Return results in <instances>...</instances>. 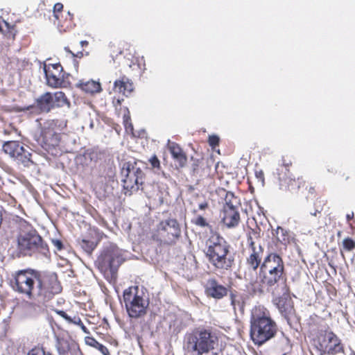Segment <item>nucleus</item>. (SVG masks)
<instances>
[{
    "mask_svg": "<svg viewBox=\"0 0 355 355\" xmlns=\"http://www.w3.org/2000/svg\"><path fill=\"white\" fill-rule=\"evenodd\" d=\"M12 288L25 295L29 300L43 304L61 291V286L55 275H51L48 281L41 279L34 270H21L14 275Z\"/></svg>",
    "mask_w": 355,
    "mask_h": 355,
    "instance_id": "f257e3e1",
    "label": "nucleus"
},
{
    "mask_svg": "<svg viewBox=\"0 0 355 355\" xmlns=\"http://www.w3.org/2000/svg\"><path fill=\"white\" fill-rule=\"evenodd\" d=\"M259 277L273 295H284L289 292L284 277V261L276 253H270L264 258L260 266Z\"/></svg>",
    "mask_w": 355,
    "mask_h": 355,
    "instance_id": "f03ea898",
    "label": "nucleus"
},
{
    "mask_svg": "<svg viewBox=\"0 0 355 355\" xmlns=\"http://www.w3.org/2000/svg\"><path fill=\"white\" fill-rule=\"evenodd\" d=\"M185 349L193 355H218L223 349L217 334L211 329L197 328L186 334Z\"/></svg>",
    "mask_w": 355,
    "mask_h": 355,
    "instance_id": "7ed1b4c3",
    "label": "nucleus"
},
{
    "mask_svg": "<svg viewBox=\"0 0 355 355\" xmlns=\"http://www.w3.org/2000/svg\"><path fill=\"white\" fill-rule=\"evenodd\" d=\"M49 253L48 245L37 230L26 221L22 222L16 237L13 254L17 257H31L37 254L47 257Z\"/></svg>",
    "mask_w": 355,
    "mask_h": 355,
    "instance_id": "20e7f679",
    "label": "nucleus"
},
{
    "mask_svg": "<svg viewBox=\"0 0 355 355\" xmlns=\"http://www.w3.org/2000/svg\"><path fill=\"white\" fill-rule=\"evenodd\" d=\"M250 324V336L259 345L273 338L277 331L275 322L263 306H257L252 310Z\"/></svg>",
    "mask_w": 355,
    "mask_h": 355,
    "instance_id": "39448f33",
    "label": "nucleus"
},
{
    "mask_svg": "<svg viewBox=\"0 0 355 355\" xmlns=\"http://www.w3.org/2000/svg\"><path fill=\"white\" fill-rule=\"evenodd\" d=\"M207 256L209 262L216 268L230 269L233 259L227 257L230 245L218 234H212L207 241Z\"/></svg>",
    "mask_w": 355,
    "mask_h": 355,
    "instance_id": "423d86ee",
    "label": "nucleus"
},
{
    "mask_svg": "<svg viewBox=\"0 0 355 355\" xmlns=\"http://www.w3.org/2000/svg\"><path fill=\"white\" fill-rule=\"evenodd\" d=\"M65 105L69 107L70 101L63 92L58 91L54 93L47 92L37 98L34 105L18 108L17 110L30 111L31 113L40 114L49 113L55 107H62Z\"/></svg>",
    "mask_w": 355,
    "mask_h": 355,
    "instance_id": "0eeeda50",
    "label": "nucleus"
},
{
    "mask_svg": "<svg viewBox=\"0 0 355 355\" xmlns=\"http://www.w3.org/2000/svg\"><path fill=\"white\" fill-rule=\"evenodd\" d=\"M145 168V164L141 161L123 163L121 173L125 195L130 196L139 190V185L144 182Z\"/></svg>",
    "mask_w": 355,
    "mask_h": 355,
    "instance_id": "6e6552de",
    "label": "nucleus"
},
{
    "mask_svg": "<svg viewBox=\"0 0 355 355\" xmlns=\"http://www.w3.org/2000/svg\"><path fill=\"white\" fill-rule=\"evenodd\" d=\"M144 295L138 286H130L123 291V302L130 318H138L146 314L148 302Z\"/></svg>",
    "mask_w": 355,
    "mask_h": 355,
    "instance_id": "1a4fd4ad",
    "label": "nucleus"
},
{
    "mask_svg": "<svg viewBox=\"0 0 355 355\" xmlns=\"http://www.w3.org/2000/svg\"><path fill=\"white\" fill-rule=\"evenodd\" d=\"M316 347L321 355H336L344 352L340 339L331 331L320 332L316 340Z\"/></svg>",
    "mask_w": 355,
    "mask_h": 355,
    "instance_id": "9d476101",
    "label": "nucleus"
},
{
    "mask_svg": "<svg viewBox=\"0 0 355 355\" xmlns=\"http://www.w3.org/2000/svg\"><path fill=\"white\" fill-rule=\"evenodd\" d=\"M124 259L122 250L115 245L110 244L101 254L99 262L102 267L106 270L109 269L111 272H114Z\"/></svg>",
    "mask_w": 355,
    "mask_h": 355,
    "instance_id": "9b49d317",
    "label": "nucleus"
},
{
    "mask_svg": "<svg viewBox=\"0 0 355 355\" xmlns=\"http://www.w3.org/2000/svg\"><path fill=\"white\" fill-rule=\"evenodd\" d=\"M47 85L52 88L67 87L69 82L67 80L69 74L63 71L60 63L49 64L44 67Z\"/></svg>",
    "mask_w": 355,
    "mask_h": 355,
    "instance_id": "f8f14e48",
    "label": "nucleus"
},
{
    "mask_svg": "<svg viewBox=\"0 0 355 355\" xmlns=\"http://www.w3.org/2000/svg\"><path fill=\"white\" fill-rule=\"evenodd\" d=\"M157 230L167 243H174L181 235L180 224L174 218L161 221L157 226Z\"/></svg>",
    "mask_w": 355,
    "mask_h": 355,
    "instance_id": "ddd939ff",
    "label": "nucleus"
},
{
    "mask_svg": "<svg viewBox=\"0 0 355 355\" xmlns=\"http://www.w3.org/2000/svg\"><path fill=\"white\" fill-rule=\"evenodd\" d=\"M274 300L281 315L286 320L289 325L295 318V309L291 300L288 298V293L284 295H275Z\"/></svg>",
    "mask_w": 355,
    "mask_h": 355,
    "instance_id": "4468645a",
    "label": "nucleus"
},
{
    "mask_svg": "<svg viewBox=\"0 0 355 355\" xmlns=\"http://www.w3.org/2000/svg\"><path fill=\"white\" fill-rule=\"evenodd\" d=\"M63 5L61 3H57L53 6V15L57 20V25L60 31L66 32L71 30L75 26L73 23V15L69 12L66 13L64 17Z\"/></svg>",
    "mask_w": 355,
    "mask_h": 355,
    "instance_id": "2eb2a0df",
    "label": "nucleus"
},
{
    "mask_svg": "<svg viewBox=\"0 0 355 355\" xmlns=\"http://www.w3.org/2000/svg\"><path fill=\"white\" fill-rule=\"evenodd\" d=\"M227 205H224L222 222L228 228L236 227L240 222V214L238 207L229 202Z\"/></svg>",
    "mask_w": 355,
    "mask_h": 355,
    "instance_id": "dca6fc26",
    "label": "nucleus"
},
{
    "mask_svg": "<svg viewBox=\"0 0 355 355\" xmlns=\"http://www.w3.org/2000/svg\"><path fill=\"white\" fill-rule=\"evenodd\" d=\"M205 291L208 297L215 299H221L227 294V288L214 278H210L206 282Z\"/></svg>",
    "mask_w": 355,
    "mask_h": 355,
    "instance_id": "f3484780",
    "label": "nucleus"
},
{
    "mask_svg": "<svg viewBox=\"0 0 355 355\" xmlns=\"http://www.w3.org/2000/svg\"><path fill=\"white\" fill-rule=\"evenodd\" d=\"M167 148L175 162L176 168H184L187 163V157L182 148L178 144L168 141Z\"/></svg>",
    "mask_w": 355,
    "mask_h": 355,
    "instance_id": "a211bd4d",
    "label": "nucleus"
},
{
    "mask_svg": "<svg viewBox=\"0 0 355 355\" xmlns=\"http://www.w3.org/2000/svg\"><path fill=\"white\" fill-rule=\"evenodd\" d=\"M135 90L132 80L126 76L123 75L114 80L113 83V91L121 94L125 97H129Z\"/></svg>",
    "mask_w": 355,
    "mask_h": 355,
    "instance_id": "6ab92c4d",
    "label": "nucleus"
},
{
    "mask_svg": "<svg viewBox=\"0 0 355 355\" xmlns=\"http://www.w3.org/2000/svg\"><path fill=\"white\" fill-rule=\"evenodd\" d=\"M76 87L86 94L92 95L100 93L102 91L101 83L98 81H95L93 80L87 81L80 80L78 83H76Z\"/></svg>",
    "mask_w": 355,
    "mask_h": 355,
    "instance_id": "aec40b11",
    "label": "nucleus"
},
{
    "mask_svg": "<svg viewBox=\"0 0 355 355\" xmlns=\"http://www.w3.org/2000/svg\"><path fill=\"white\" fill-rule=\"evenodd\" d=\"M263 253V248L261 245L251 249V253L247 258V264L254 271L261 266Z\"/></svg>",
    "mask_w": 355,
    "mask_h": 355,
    "instance_id": "412c9836",
    "label": "nucleus"
},
{
    "mask_svg": "<svg viewBox=\"0 0 355 355\" xmlns=\"http://www.w3.org/2000/svg\"><path fill=\"white\" fill-rule=\"evenodd\" d=\"M23 146L20 145L19 141H8L3 144V150L5 153L15 159L16 156L19 155V153L23 152Z\"/></svg>",
    "mask_w": 355,
    "mask_h": 355,
    "instance_id": "4be33fe9",
    "label": "nucleus"
},
{
    "mask_svg": "<svg viewBox=\"0 0 355 355\" xmlns=\"http://www.w3.org/2000/svg\"><path fill=\"white\" fill-rule=\"evenodd\" d=\"M0 33L8 39L15 40L17 31L15 25H10L6 21L0 19Z\"/></svg>",
    "mask_w": 355,
    "mask_h": 355,
    "instance_id": "5701e85b",
    "label": "nucleus"
},
{
    "mask_svg": "<svg viewBox=\"0 0 355 355\" xmlns=\"http://www.w3.org/2000/svg\"><path fill=\"white\" fill-rule=\"evenodd\" d=\"M38 136L37 139H42L44 144H42V147L45 148H49L51 147H55L58 145L60 141V138L58 137V135H35Z\"/></svg>",
    "mask_w": 355,
    "mask_h": 355,
    "instance_id": "b1692460",
    "label": "nucleus"
},
{
    "mask_svg": "<svg viewBox=\"0 0 355 355\" xmlns=\"http://www.w3.org/2000/svg\"><path fill=\"white\" fill-rule=\"evenodd\" d=\"M58 352L62 355H83L76 343H62V347L58 348Z\"/></svg>",
    "mask_w": 355,
    "mask_h": 355,
    "instance_id": "393cba45",
    "label": "nucleus"
},
{
    "mask_svg": "<svg viewBox=\"0 0 355 355\" xmlns=\"http://www.w3.org/2000/svg\"><path fill=\"white\" fill-rule=\"evenodd\" d=\"M31 156V153L23 147V152L19 153V155L16 156L14 159L18 164H21L24 167H30L33 164Z\"/></svg>",
    "mask_w": 355,
    "mask_h": 355,
    "instance_id": "a878e982",
    "label": "nucleus"
},
{
    "mask_svg": "<svg viewBox=\"0 0 355 355\" xmlns=\"http://www.w3.org/2000/svg\"><path fill=\"white\" fill-rule=\"evenodd\" d=\"M277 240L282 244L286 245L290 243L291 236L289 232L281 227H278L274 234Z\"/></svg>",
    "mask_w": 355,
    "mask_h": 355,
    "instance_id": "bb28decb",
    "label": "nucleus"
},
{
    "mask_svg": "<svg viewBox=\"0 0 355 355\" xmlns=\"http://www.w3.org/2000/svg\"><path fill=\"white\" fill-rule=\"evenodd\" d=\"M123 119L125 132L134 133V128L130 119V112L127 107H123Z\"/></svg>",
    "mask_w": 355,
    "mask_h": 355,
    "instance_id": "cd10ccee",
    "label": "nucleus"
},
{
    "mask_svg": "<svg viewBox=\"0 0 355 355\" xmlns=\"http://www.w3.org/2000/svg\"><path fill=\"white\" fill-rule=\"evenodd\" d=\"M231 304L232 305L234 310L239 309L241 310L243 308V302L241 295L231 293Z\"/></svg>",
    "mask_w": 355,
    "mask_h": 355,
    "instance_id": "c85d7f7f",
    "label": "nucleus"
},
{
    "mask_svg": "<svg viewBox=\"0 0 355 355\" xmlns=\"http://www.w3.org/2000/svg\"><path fill=\"white\" fill-rule=\"evenodd\" d=\"M80 247L88 254H90L96 248V243L92 241L83 239L80 242Z\"/></svg>",
    "mask_w": 355,
    "mask_h": 355,
    "instance_id": "c756f323",
    "label": "nucleus"
},
{
    "mask_svg": "<svg viewBox=\"0 0 355 355\" xmlns=\"http://www.w3.org/2000/svg\"><path fill=\"white\" fill-rule=\"evenodd\" d=\"M89 339L91 340V342L89 343L90 345L98 349L103 355H110L109 350L105 345L98 343L94 338Z\"/></svg>",
    "mask_w": 355,
    "mask_h": 355,
    "instance_id": "7c9ffc66",
    "label": "nucleus"
},
{
    "mask_svg": "<svg viewBox=\"0 0 355 355\" xmlns=\"http://www.w3.org/2000/svg\"><path fill=\"white\" fill-rule=\"evenodd\" d=\"M27 355H53L49 351L46 350L42 347H35L33 348Z\"/></svg>",
    "mask_w": 355,
    "mask_h": 355,
    "instance_id": "2f4dec72",
    "label": "nucleus"
},
{
    "mask_svg": "<svg viewBox=\"0 0 355 355\" xmlns=\"http://www.w3.org/2000/svg\"><path fill=\"white\" fill-rule=\"evenodd\" d=\"M121 43H110L109 45L110 51L112 57L117 56L122 53V49L120 47Z\"/></svg>",
    "mask_w": 355,
    "mask_h": 355,
    "instance_id": "473e14b6",
    "label": "nucleus"
},
{
    "mask_svg": "<svg viewBox=\"0 0 355 355\" xmlns=\"http://www.w3.org/2000/svg\"><path fill=\"white\" fill-rule=\"evenodd\" d=\"M149 162L151 165L152 169H153L155 172L161 171V164L157 157L154 155L149 159Z\"/></svg>",
    "mask_w": 355,
    "mask_h": 355,
    "instance_id": "72a5a7b5",
    "label": "nucleus"
},
{
    "mask_svg": "<svg viewBox=\"0 0 355 355\" xmlns=\"http://www.w3.org/2000/svg\"><path fill=\"white\" fill-rule=\"evenodd\" d=\"M124 101L123 98H116L114 97L112 98V103L113 106L114 107L116 112L120 113L122 110H123V108L121 107L122 103Z\"/></svg>",
    "mask_w": 355,
    "mask_h": 355,
    "instance_id": "f704fd0d",
    "label": "nucleus"
},
{
    "mask_svg": "<svg viewBox=\"0 0 355 355\" xmlns=\"http://www.w3.org/2000/svg\"><path fill=\"white\" fill-rule=\"evenodd\" d=\"M225 205H227L230 202L232 205H235L234 203L237 202L236 198L234 197V193L232 192H227L225 198Z\"/></svg>",
    "mask_w": 355,
    "mask_h": 355,
    "instance_id": "c9c22d12",
    "label": "nucleus"
},
{
    "mask_svg": "<svg viewBox=\"0 0 355 355\" xmlns=\"http://www.w3.org/2000/svg\"><path fill=\"white\" fill-rule=\"evenodd\" d=\"M343 243V247L347 250H351L355 247V242L349 238L345 239Z\"/></svg>",
    "mask_w": 355,
    "mask_h": 355,
    "instance_id": "e433bc0d",
    "label": "nucleus"
},
{
    "mask_svg": "<svg viewBox=\"0 0 355 355\" xmlns=\"http://www.w3.org/2000/svg\"><path fill=\"white\" fill-rule=\"evenodd\" d=\"M209 145L214 148L219 143V137L216 135H211L209 137Z\"/></svg>",
    "mask_w": 355,
    "mask_h": 355,
    "instance_id": "4c0bfd02",
    "label": "nucleus"
},
{
    "mask_svg": "<svg viewBox=\"0 0 355 355\" xmlns=\"http://www.w3.org/2000/svg\"><path fill=\"white\" fill-rule=\"evenodd\" d=\"M196 224L197 225H199L200 227H206L208 225L207 223L206 222V220L204 217L200 216L196 218Z\"/></svg>",
    "mask_w": 355,
    "mask_h": 355,
    "instance_id": "58836bf2",
    "label": "nucleus"
},
{
    "mask_svg": "<svg viewBox=\"0 0 355 355\" xmlns=\"http://www.w3.org/2000/svg\"><path fill=\"white\" fill-rule=\"evenodd\" d=\"M52 243L58 250H61L63 248L62 241L58 239H53Z\"/></svg>",
    "mask_w": 355,
    "mask_h": 355,
    "instance_id": "ea45409f",
    "label": "nucleus"
},
{
    "mask_svg": "<svg viewBox=\"0 0 355 355\" xmlns=\"http://www.w3.org/2000/svg\"><path fill=\"white\" fill-rule=\"evenodd\" d=\"M248 243L250 245V250L253 249V248H257L258 246L255 245V243L253 241V239L250 234H248V239H247Z\"/></svg>",
    "mask_w": 355,
    "mask_h": 355,
    "instance_id": "a19ab883",
    "label": "nucleus"
},
{
    "mask_svg": "<svg viewBox=\"0 0 355 355\" xmlns=\"http://www.w3.org/2000/svg\"><path fill=\"white\" fill-rule=\"evenodd\" d=\"M69 323L74 324L79 326L80 324H82V321L79 317L74 316L73 318L71 317V321H69Z\"/></svg>",
    "mask_w": 355,
    "mask_h": 355,
    "instance_id": "79ce46f5",
    "label": "nucleus"
},
{
    "mask_svg": "<svg viewBox=\"0 0 355 355\" xmlns=\"http://www.w3.org/2000/svg\"><path fill=\"white\" fill-rule=\"evenodd\" d=\"M58 314L64 318L67 322L71 321V316L68 315L64 311H58Z\"/></svg>",
    "mask_w": 355,
    "mask_h": 355,
    "instance_id": "37998d69",
    "label": "nucleus"
},
{
    "mask_svg": "<svg viewBox=\"0 0 355 355\" xmlns=\"http://www.w3.org/2000/svg\"><path fill=\"white\" fill-rule=\"evenodd\" d=\"M58 314L64 318L67 322L71 321V316L68 315L64 311H58Z\"/></svg>",
    "mask_w": 355,
    "mask_h": 355,
    "instance_id": "c03bdc74",
    "label": "nucleus"
},
{
    "mask_svg": "<svg viewBox=\"0 0 355 355\" xmlns=\"http://www.w3.org/2000/svg\"><path fill=\"white\" fill-rule=\"evenodd\" d=\"M208 205L207 202H202V203H200L199 205V209H201V210H204L205 209H206Z\"/></svg>",
    "mask_w": 355,
    "mask_h": 355,
    "instance_id": "a18cd8bd",
    "label": "nucleus"
},
{
    "mask_svg": "<svg viewBox=\"0 0 355 355\" xmlns=\"http://www.w3.org/2000/svg\"><path fill=\"white\" fill-rule=\"evenodd\" d=\"M80 327L81 328V329L83 330V331L85 334H89V332L88 331L87 327L84 325V324L82 322V324H80L79 325Z\"/></svg>",
    "mask_w": 355,
    "mask_h": 355,
    "instance_id": "49530a36",
    "label": "nucleus"
},
{
    "mask_svg": "<svg viewBox=\"0 0 355 355\" xmlns=\"http://www.w3.org/2000/svg\"><path fill=\"white\" fill-rule=\"evenodd\" d=\"M256 176L258 178H260L261 180H263V173L262 171H259V172H256Z\"/></svg>",
    "mask_w": 355,
    "mask_h": 355,
    "instance_id": "de8ad7c7",
    "label": "nucleus"
},
{
    "mask_svg": "<svg viewBox=\"0 0 355 355\" xmlns=\"http://www.w3.org/2000/svg\"><path fill=\"white\" fill-rule=\"evenodd\" d=\"M80 44H81L82 46H87V45H88V42L85 41H85H81Z\"/></svg>",
    "mask_w": 355,
    "mask_h": 355,
    "instance_id": "09e8293b",
    "label": "nucleus"
},
{
    "mask_svg": "<svg viewBox=\"0 0 355 355\" xmlns=\"http://www.w3.org/2000/svg\"><path fill=\"white\" fill-rule=\"evenodd\" d=\"M198 166V164L197 163H194L193 164V172H195V171L197 169Z\"/></svg>",
    "mask_w": 355,
    "mask_h": 355,
    "instance_id": "8fccbe9b",
    "label": "nucleus"
},
{
    "mask_svg": "<svg viewBox=\"0 0 355 355\" xmlns=\"http://www.w3.org/2000/svg\"><path fill=\"white\" fill-rule=\"evenodd\" d=\"M353 216H354V214L352 213V215H350V214H347V218L348 220H349L351 218H353Z\"/></svg>",
    "mask_w": 355,
    "mask_h": 355,
    "instance_id": "3c124183",
    "label": "nucleus"
},
{
    "mask_svg": "<svg viewBox=\"0 0 355 355\" xmlns=\"http://www.w3.org/2000/svg\"><path fill=\"white\" fill-rule=\"evenodd\" d=\"M320 211H318V210L315 211L313 213H311V215L313 216H316L318 213H319Z\"/></svg>",
    "mask_w": 355,
    "mask_h": 355,
    "instance_id": "603ef678",
    "label": "nucleus"
},
{
    "mask_svg": "<svg viewBox=\"0 0 355 355\" xmlns=\"http://www.w3.org/2000/svg\"><path fill=\"white\" fill-rule=\"evenodd\" d=\"M296 187H297V189L300 187V182H298V184L296 185Z\"/></svg>",
    "mask_w": 355,
    "mask_h": 355,
    "instance_id": "864d4df0",
    "label": "nucleus"
},
{
    "mask_svg": "<svg viewBox=\"0 0 355 355\" xmlns=\"http://www.w3.org/2000/svg\"><path fill=\"white\" fill-rule=\"evenodd\" d=\"M288 186H289V187H293V182H292V183H291V184H288ZM292 189H293V187H292Z\"/></svg>",
    "mask_w": 355,
    "mask_h": 355,
    "instance_id": "5fc2aeb1",
    "label": "nucleus"
}]
</instances>
